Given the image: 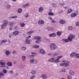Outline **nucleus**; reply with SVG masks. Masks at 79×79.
<instances>
[{
    "label": "nucleus",
    "mask_w": 79,
    "mask_h": 79,
    "mask_svg": "<svg viewBox=\"0 0 79 79\" xmlns=\"http://www.w3.org/2000/svg\"><path fill=\"white\" fill-rule=\"evenodd\" d=\"M7 40H2L1 41V42H2V43H5V42H7Z\"/></svg>",
    "instance_id": "nucleus-47"
},
{
    "label": "nucleus",
    "mask_w": 79,
    "mask_h": 79,
    "mask_svg": "<svg viewBox=\"0 0 79 79\" xmlns=\"http://www.w3.org/2000/svg\"><path fill=\"white\" fill-rule=\"evenodd\" d=\"M30 61L31 63H34V59H32L31 60H30Z\"/></svg>",
    "instance_id": "nucleus-48"
},
{
    "label": "nucleus",
    "mask_w": 79,
    "mask_h": 79,
    "mask_svg": "<svg viewBox=\"0 0 79 79\" xmlns=\"http://www.w3.org/2000/svg\"><path fill=\"white\" fill-rule=\"evenodd\" d=\"M29 5V3H27L23 5V8H26L27 7V6H28Z\"/></svg>",
    "instance_id": "nucleus-17"
},
{
    "label": "nucleus",
    "mask_w": 79,
    "mask_h": 79,
    "mask_svg": "<svg viewBox=\"0 0 79 79\" xmlns=\"http://www.w3.org/2000/svg\"><path fill=\"white\" fill-rule=\"evenodd\" d=\"M11 7V6L10 5H7L6 6V8L7 9H8V10H10V9Z\"/></svg>",
    "instance_id": "nucleus-28"
},
{
    "label": "nucleus",
    "mask_w": 79,
    "mask_h": 79,
    "mask_svg": "<svg viewBox=\"0 0 79 79\" xmlns=\"http://www.w3.org/2000/svg\"><path fill=\"white\" fill-rule=\"evenodd\" d=\"M74 56H76V53L74 52H73L70 54V57H72Z\"/></svg>",
    "instance_id": "nucleus-18"
},
{
    "label": "nucleus",
    "mask_w": 79,
    "mask_h": 79,
    "mask_svg": "<svg viewBox=\"0 0 79 79\" xmlns=\"http://www.w3.org/2000/svg\"><path fill=\"white\" fill-rule=\"evenodd\" d=\"M74 38H75V36L73 35H70L68 37V39L69 40V41L71 42L73 39H74Z\"/></svg>",
    "instance_id": "nucleus-3"
},
{
    "label": "nucleus",
    "mask_w": 79,
    "mask_h": 79,
    "mask_svg": "<svg viewBox=\"0 0 79 79\" xmlns=\"http://www.w3.org/2000/svg\"><path fill=\"white\" fill-rule=\"evenodd\" d=\"M52 55V53H50V54H48V55L50 56H51V55Z\"/></svg>",
    "instance_id": "nucleus-59"
},
{
    "label": "nucleus",
    "mask_w": 79,
    "mask_h": 79,
    "mask_svg": "<svg viewBox=\"0 0 79 79\" xmlns=\"http://www.w3.org/2000/svg\"><path fill=\"white\" fill-rule=\"evenodd\" d=\"M56 34L55 33H53L51 34H49L48 35V36L49 37H55V36H56Z\"/></svg>",
    "instance_id": "nucleus-10"
},
{
    "label": "nucleus",
    "mask_w": 79,
    "mask_h": 79,
    "mask_svg": "<svg viewBox=\"0 0 79 79\" xmlns=\"http://www.w3.org/2000/svg\"><path fill=\"white\" fill-rule=\"evenodd\" d=\"M28 40H29V38L28 37H27L26 38V41H27Z\"/></svg>",
    "instance_id": "nucleus-54"
},
{
    "label": "nucleus",
    "mask_w": 79,
    "mask_h": 79,
    "mask_svg": "<svg viewBox=\"0 0 79 79\" xmlns=\"http://www.w3.org/2000/svg\"><path fill=\"white\" fill-rule=\"evenodd\" d=\"M68 41H69V40H68V39H63V41L64 42L67 43V42H68Z\"/></svg>",
    "instance_id": "nucleus-23"
},
{
    "label": "nucleus",
    "mask_w": 79,
    "mask_h": 79,
    "mask_svg": "<svg viewBox=\"0 0 79 79\" xmlns=\"http://www.w3.org/2000/svg\"><path fill=\"white\" fill-rule=\"evenodd\" d=\"M5 76V74L3 73V72H0V77L1 78H3Z\"/></svg>",
    "instance_id": "nucleus-14"
},
{
    "label": "nucleus",
    "mask_w": 79,
    "mask_h": 79,
    "mask_svg": "<svg viewBox=\"0 0 79 79\" xmlns=\"http://www.w3.org/2000/svg\"><path fill=\"white\" fill-rule=\"evenodd\" d=\"M35 71H34V70H32L31 72V73L32 74H35Z\"/></svg>",
    "instance_id": "nucleus-41"
},
{
    "label": "nucleus",
    "mask_w": 79,
    "mask_h": 79,
    "mask_svg": "<svg viewBox=\"0 0 79 79\" xmlns=\"http://www.w3.org/2000/svg\"><path fill=\"white\" fill-rule=\"evenodd\" d=\"M64 63V66L66 67L69 64V62L68 61H66Z\"/></svg>",
    "instance_id": "nucleus-7"
},
{
    "label": "nucleus",
    "mask_w": 79,
    "mask_h": 79,
    "mask_svg": "<svg viewBox=\"0 0 79 79\" xmlns=\"http://www.w3.org/2000/svg\"><path fill=\"white\" fill-rule=\"evenodd\" d=\"M20 24L21 27H24V23H20Z\"/></svg>",
    "instance_id": "nucleus-37"
},
{
    "label": "nucleus",
    "mask_w": 79,
    "mask_h": 79,
    "mask_svg": "<svg viewBox=\"0 0 79 79\" xmlns=\"http://www.w3.org/2000/svg\"><path fill=\"white\" fill-rule=\"evenodd\" d=\"M3 73L4 74H6V73H7V70H6V69H4L3 70Z\"/></svg>",
    "instance_id": "nucleus-34"
},
{
    "label": "nucleus",
    "mask_w": 79,
    "mask_h": 79,
    "mask_svg": "<svg viewBox=\"0 0 79 79\" xmlns=\"http://www.w3.org/2000/svg\"><path fill=\"white\" fill-rule=\"evenodd\" d=\"M3 23L6 26L7 24L8 23V21L7 20H6L3 22Z\"/></svg>",
    "instance_id": "nucleus-26"
},
{
    "label": "nucleus",
    "mask_w": 79,
    "mask_h": 79,
    "mask_svg": "<svg viewBox=\"0 0 79 79\" xmlns=\"http://www.w3.org/2000/svg\"><path fill=\"white\" fill-rule=\"evenodd\" d=\"M35 76H32L30 77V79H34L35 78Z\"/></svg>",
    "instance_id": "nucleus-42"
},
{
    "label": "nucleus",
    "mask_w": 79,
    "mask_h": 79,
    "mask_svg": "<svg viewBox=\"0 0 79 79\" xmlns=\"http://www.w3.org/2000/svg\"><path fill=\"white\" fill-rule=\"evenodd\" d=\"M50 47L52 50H54L56 49V45L55 44H52L50 45Z\"/></svg>",
    "instance_id": "nucleus-4"
},
{
    "label": "nucleus",
    "mask_w": 79,
    "mask_h": 79,
    "mask_svg": "<svg viewBox=\"0 0 79 79\" xmlns=\"http://www.w3.org/2000/svg\"><path fill=\"white\" fill-rule=\"evenodd\" d=\"M43 11V7H40L39 8L38 11L40 12V13L41 12H42V11Z\"/></svg>",
    "instance_id": "nucleus-20"
},
{
    "label": "nucleus",
    "mask_w": 79,
    "mask_h": 79,
    "mask_svg": "<svg viewBox=\"0 0 79 79\" xmlns=\"http://www.w3.org/2000/svg\"><path fill=\"white\" fill-rule=\"evenodd\" d=\"M13 63H14V64H16V62H13Z\"/></svg>",
    "instance_id": "nucleus-64"
},
{
    "label": "nucleus",
    "mask_w": 79,
    "mask_h": 79,
    "mask_svg": "<svg viewBox=\"0 0 79 79\" xmlns=\"http://www.w3.org/2000/svg\"><path fill=\"white\" fill-rule=\"evenodd\" d=\"M69 29L70 31L72 30H73V27H71V26L69 27Z\"/></svg>",
    "instance_id": "nucleus-40"
},
{
    "label": "nucleus",
    "mask_w": 79,
    "mask_h": 79,
    "mask_svg": "<svg viewBox=\"0 0 79 79\" xmlns=\"http://www.w3.org/2000/svg\"><path fill=\"white\" fill-rule=\"evenodd\" d=\"M66 71V69L64 68L62 69V72H64V71Z\"/></svg>",
    "instance_id": "nucleus-51"
},
{
    "label": "nucleus",
    "mask_w": 79,
    "mask_h": 79,
    "mask_svg": "<svg viewBox=\"0 0 79 79\" xmlns=\"http://www.w3.org/2000/svg\"><path fill=\"white\" fill-rule=\"evenodd\" d=\"M13 34L14 35H17L19 34V31H16L13 33Z\"/></svg>",
    "instance_id": "nucleus-9"
},
{
    "label": "nucleus",
    "mask_w": 79,
    "mask_h": 79,
    "mask_svg": "<svg viewBox=\"0 0 79 79\" xmlns=\"http://www.w3.org/2000/svg\"><path fill=\"white\" fill-rule=\"evenodd\" d=\"M14 23L11 22H10L9 23V26H13V24H14Z\"/></svg>",
    "instance_id": "nucleus-27"
},
{
    "label": "nucleus",
    "mask_w": 79,
    "mask_h": 79,
    "mask_svg": "<svg viewBox=\"0 0 79 79\" xmlns=\"http://www.w3.org/2000/svg\"><path fill=\"white\" fill-rule=\"evenodd\" d=\"M75 56L77 58H79V54H76Z\"/></svg>",
    "instance_id": "nucleus-39"
},
{
    "label": "nucleus",
    "mask_w": 79,
    "mask_h": 79,
    "mask_svg": "<svg viewBox=\"0 0 79 79\" xmlns=\"http://www.w3.org/2000/svg\"><path fill=\"white\" fill-rule=\"evenodd\" d=\"M25 44H29H29H31V43L29 40H28V41H25Z\"/></svg>",
    "instance_id": "nucleus-22"
},
{
    "label": "nucleus",
    "mask_w": 79,
    "mask_h": 79,
    "mask_svg": "<svg viewBox=\"0 0 79 79\" xmlns=\"http://www.w3.org/2000/svg\"><path fill=\"white\" fill-rule=\"evenodd\" d=\"M34 31H29L27 33V34H28V35H31V34L32 33H34Z\"/></svg>",
    "instance_id": "nucleus-21"
},
{
    "label": "nucleus",
    "mask_w": 79,
    "mask_h": 79,
    "mask_svg": "<svg viewBox=\"0 0 79 79\" xmlns=\"http://www.w3.org/2000/svg\"><path fill=\"white\" fill-rule=\"evenodd\" d=\"M64 8H65V9L66 10L68 8V7H64Z\"/></svg>",
    "instance_id": "nucleus-58"
},
{
    "label": "nucleus",
    "mask_w": 79,
    "mask_h": 79,
    "mask_svg": "<svg viewBox=\"0 0 79 79\" xmlns=\"http://www.w3.org/2000/svg\"><path fill=\"white\" fill-rule=\"evenodd\" d=\"M6 25L5 24L3 23V24L1 25V29H5V28L6 27Z\"/></svg>",
    "instance_id": "nucleus-19"
},
{
    "label": "nucleus",
    "mask_w": 79,
    "mask_h": 79,
    "mask_svg": "<svg viewBox=\"0 0 79 79\" xmlns=\"http://www.w3.org/2000/svg\"><path fill=\"white\" fill-rule=\"evenodd\" d=\"M40 53H41V54H42V55H44V54H45V52L42 49H41L40 50Z\"/></svg>",
    "instance_id": "nucleus-6"
},
{
    "label": "nucleus",
    "mask_w": 79,
    "mask_h": 79,
    "mask_svg": "<svg viewBox=\"0 0 79 79\" xmlns=\"http://www.w3.org/2000/svg\"><path fill=\"white\" fill-rule=\"evenodd\" d=\"M58 55V53L56 52H55L54 53H53V56H56Z\"/></svg>",
    "instance_id": "nucleus-46"
},
{
    "label": "nucleus",
    "mask_w": 79,
    "mask_h": 79,
    "mask_svg": "<svg viewBox=\"0 0 79 79\" xmlns=\"http://www.w3.org/2000/svg\"><path fill=\"white\" fill-rule=\"evenodd\" d=\"M22 50H25L26 48L25 47H23L22 48Z\"/></svg>",
    "instance_id": "nucleus-49"
},
{
    "label": "nucleus",
    "mask_w": 79,
    "mask_h": 79,
    "mask_svg": "<svg viewBox=\"0 0 79 79\" xmlns=\"http://www.w3.org/2000/svg\"><path fill=\"white\" fill-rule=\"evenodd\" d=\"M62 57H63V56H57L56 58H52V59L49 60H48V62L57 63L60 62L59 60Z\"/></svg>",
    "instance_id": "nucleus-1"
},
{
    "label": "nucleus",
    "mask_w": 79,
    "mask_h": 79,
    "mask_svg": "<svg viewBox=\"0 0 79 79\" xmlns=\"http://www.w3.org/2000/svg\"><path fill=\"white\" fill-rule=\"evenodd\" d=\"M59 5H60V6H63L65 4L64 3H60L59 4Z\"/></svg>",
    "instance_id": "nucleus-50"
},
{
    "label": "nucleus",
    "mask_w": 79,
    "mask_h": 79,
    "mask_svg": "<svg viewBox=\"0 0 79 79\" xmlns=\"http://www.w3.org/2000/svg\"><path fill=\"white\" fill-rule=\"evenodd\" d=\"M76 12V13H73L71 14V16L72 18H74V17H75L78 14V11L77 10Z\"/></svg>",
    "instance_id": "nucleus-5"
},
{
    "label": "nucleus",
    "mask_w": 79,
    "mask_h": 79,
    "mask_svg": "<svg viewBox=\"0 0 79 79\" xmlns=\"http://www.w3.org/2000/svg\"><path fill=\"white\" fill-rule=\"evenodd\" d=\"M48 19H52V17H48Z\"/></svg>",
    "instance_id": "nucleus-61"
},
{
    "label": "nucleus",
    "mask_w": 79,
    "mask_h": 79,
    "mask_svg": "<svg viewBox=\"0 0 79 79\" xmlns=\"http://www.w3.org/2000/svg\"><path fill=\"white\" fill-rule=\"evenodd\" d=\"M69 73L70 74V75H72V76L74 74V72L72 70H71L70 71Z\"/></svg>",
    "instance_id": "nucleus-32"
},
{
    "label": "nucleus",
    "mask_w": 79,
    "mask_h": 79,
    "mask_svg": "<svg viewBox=\"0 0 79 79\" xmlns=\"http://www.w3.org/2000/svg\"><path fill=\"white\" fill-rule=\"evenodd\" d=\"M7 66H12V63L11 62H8L7 64Z\"/></svg>",
    "instance_id": "nucleus-30"
},
{
    "label": "nucleus",
    "mask_w": 79,
    "mask_h": 79,
    "mask_svg": "<svg viewBox=\"0 0 79 79\" xmlns=\"http://www.w3.org/2000/svg\"><path fill=\"white\" fill-rule=\"evenodd\" d=\"M17 17H18V16H12L10 18V19H13V18H17Z\"/></svg>",
    "instance_id": "nucleus-43"
},
{
    "label": "nucleus",
    "mask_w": 79,
    "mask_h": 79,
    "mask_svg": "<svg viewBox=\"0 0 79 79\" xmlns=\"http://www.w3.org/2000/svg\"><path fill=\"white\" fill-rule=\"evenodd\" d=\"M12 35L10 34V35H9V37L10 38H11V36Z\"/></svg>",
    "instance_id": "nucleus-57"
},
{
    "label": "nucleus",
    "mask_w": 79,
    "mask_h": 79,
    "mask_svg": "<svg viewBox=\"0 0 79 79\" xmlns=\"http://www.w3.org/2000/svg\"><path fill=\"white\" fill-rule=\"evenodd\" d=\"M59 23L60 24H63L65 23V22L64 20L61 19L59 21Z\"/></svg>",
    "instance_id": "nucleus-11"
},
{
    "label": "nucleus",
    "mask_w": 79,
    "mask_h": 79,
    "mask_svg": "<svg viewBox=\"0 0 79 79\" xmlns=\"http://www.w3.org/2000/svg\"><path fill=\"white\" fill-rule=\"evenodd\" d=\"M3 62V60H0V63H2Z\"/></svg>",
    "instance_id": "nucleus-62"
},
{
    "label": "nucleus",
    "mask_w": 79,
    "mask_h": 79,
    "mask_svg": "<svg viewBox=\"0 0 79 79\" xmlns=\"http://www.w3.org/2000/svg\"><path fill=\"white\" fill-rule=\"evenodd\" d=\"M18 13H21L22 12V9H19L18 10Z\"/></svg>",
    "instance_id": "nucleus-35"
},
{
    "label": "nucleus",
    "mask_w": 79,
    "mask_h": 79,
    "mask_svg": "<svg viewBox=\"0 0 79 79\" xmlns=\"http://www.w3.org/2000/svg\"><path fill=\"white\" fill-rule=\"evenodd\" d=\"M42 78H43L44 79H47V76L46 75H42Z\"/></svg>",
    "instance_id": "nucleus-15"
},
{
    "label": "nucleus",
    "mask_w": 79,
    "mask_h": 79,
    "mask_svg": "<svg viewBox=\"0 0 79 79\" xmlns=\"http://www.w3.org/2000/svg\"><path fill=\"white\" fill-rule=\"evenodd\" d=\"M13 54H16V52L15 51H14L13 52Z\"/></svg>",
    "instance_id": "nucleus-55"
},
{
    "label": "nucleus",
    "mask_w": 79,
    "mask_h": 79,
    "mask_svg": "<svg viewBox=\"0 0 79 79\" xmlns=\"http://www.w3.org/2000/svg\"><path fill=\"white\" fill-rule=\"evenodd\" d=\"M32 55H30L29 56L30 58H32L33 57H34L35 56V53L34 52H31Z\"/></svg>",
    "instance_id": "nucleus-8"
},
{
    "label": "nucleus",
    "mask_w": 79,
    "mask_h": 79,
    "mask_svg": "<svg viewBox=\"0 0 79 79\" xmlns=\"http://www.w3.org/2000/svg\"><path fill=\"white\" fill-rule=\"evenodd\" d=\"M10 73H11V74H13L14 72L13 71H9Z\"/></svg>",
    "instance_id": "nucleus-53"
},
{
    "label": "nucleus",
    "mask_w": 79,
    "mask_h": 79,
    "mask_svg": "<svg viewBox=\"0 0 79 79\" xmlns=\"http://www.w3.org/2000/svg\"><path fill=\"white\" fill-rule=\"evenodd\" d=\"M51 23H55V21L53 19H51Z\"/></svg>",
    "instance_id": "nucleus-52"
},
{
    "label": "nucleus",
    "mask_w": 79,
    "mask_h": 79,
    "mask_svg": "<svg viewBox=\"0 0 79 79\" xmlns=\"http://www.w3.org/2000/svg\"><path fill=\"white\" fill-rule=\"evenodd\" d=\"M25 18H27L29 16V15L27 13H26L24 15Z\"/></svg>",
    "instance_id": "nucleus-36"
},
{
    "label": "nucleus",
    "mask_w": 79,
    "mask_h": 79,
    "mask_svg": "<svg viewBox=\"0 0 79 79\" xmlns=\"http://www.w3.org/2000/svg\"><path fill=\"white\" fill-rule=\"evenodd\" d=\"M60 66H64V63H61L60 64Z\"/></svg>",
    "instance_id": "nucleus-38"
},
{
    "label": "nucleus",
    "mask_w": 79,
    "mask_h": 79,
    "mask_svg": "<svg viewBox=\"0 0 79 79\" xmlns=\"http://www.w3.org/2000/svg\"><path fill=\"white\" fill-rule=\"evenodd\" d=\"M68 79H72V77L70 75H69L68 76Z\"/></svg>",
    "instance_id": "nucleus-45"
},
{
    "label": "nucleus",
    "mask_w": 79,
    "mask_h": 79,
    "mask_svg": "<svg viewBox=\"0 0 79 79\" xmlns=\"http://www.w3.org/2000/svg\"><path fill=\"white\" fill-rule=\"evenodd\" d=\"M26 56H23L22 57V61H26Z\"/></svg>",
    "instance_id": "nucleus-25"
},
{
    "label": "nucleus",
    "mask_w": 79,
    "mask_h": 79,
    "mask_svg": "<svg viewBox=\"0 0 79 79\" xmlns=\"http://www.w3.org/2000/svg\"><path fill=\"white\" fill-rule=\"evenodd\" d=\"M73 11V10L71 9L68 10L67 14H68V13H70L72 11Z\"/></svg>",
    "instance_id": "nucleus-29"
},
{
    "label": "nucleus",
    "mask_w": 79,
    "mask_h": 79,
    "mask_svg": "<svg viewBox=\"0 0 79 79\" xmlns=\"http://www.w3.org/2000/svg\"><path fill=\"white\" fill-rule=\"evenodd\" d=\"M13 29V27H10L9 28L10 31H11L12 30V29Z\"/></svg>",
    "instance_id": "nucleus-56"
},
{
    "label": "nucleus",
    "mask_w": 79,
    "mask_h": 79,
    "mask_svg": "<svg viewBox=\"0 0 79 79\" xmlns=\"http://www.w3.org/2000/svg\"><path fill=\"white\" fill-rule=\"evenodd\" d=\"M76 25L77 26H79V22H76L75 23Z\"/></svg>",
    "instance_id": "nucleus-44"
},
{
    "label": "nucleus",
    "mask_w": 79,
    "mask_h": 79,
    "mask_svg": "<svg viewBox=\"0 0 79 79\" xmlns=\"http://www.w3.org/2000/svg\"><path fill=\"white\" fill-rule=\"evenodd\" d=\"M33 39H35V40H37L35 42L36 44H39L41 41V38L40 36H35L33 38Z\"/></svg>",
    "instance_id": "nucleus-2"
},
{
    "label": "nucleus",
    "mask_w": 79,
    "mask_h": 79,
    "mask_svg": "<svg viewBox=\"0 0 79 79\" xmlns=\"http://www.w3.org/2000/svg\"><path fill=\"white\" fill-rule=\"evenodd\" d=\"M33 48H39V46L38 45H34L33 46Z\"/></svg>",
    "instance_id": "nucleus-24"
},
{
    "label": "nucleus",
    "mask_w": 79,
    "mask_h": 79,
    "mask_svg": "<svg viewBox=\"0 0 79 79\" xmlns=\"http://www.w3.org/2000/svg\"><path fill=\"white\" fill-rule=\"evenodd\" d=\"M10 52L8 50H6V55H9L10 54Z\"/></svg>",
    "instance_id": "nucleus-31"
},
{
    "label": "nucleus",
    "mask_w": 79,
    "mask_h": 79,
    "mask_svg": "<svg viewBox=\"0 0 79 79\" xmlns=\"http://www.w3.org/2000/svg\"><path fill=\"white\" fill-rule=\"evenodd\" d=\"M48 15H51V16H53L54 15V14L52 12H49L48 13Z\"/></svg>",
    "instance_id": "nucleus-33"
},
{
    "label": "nucleus",
    "mask_w": 79,
    "mask_h": 79,
    "mask_svg": "<svg viewBox=\"0 0 79 79\" xmlns=\"http://www.w3.org/2000/svg\"><path fill=\"white\" fill-rule=\"evenodd\" d=\"M44 21L43 20H40L38 22V24L40 25L44 24Z\"/></svg>",
    "instance_id": "nucleus-12"
},
{
    "label": "nucleus",
    "mask_w": 79,
    "mask_h": 79,
    "mask_svg": "<svg viewBox=\"0 0 79 79\" xmlns=\"http://www.w3.org/2000/svg\"><path fill=\"white\" fill-rule=\"evenodd\" d=\"M52 6L53 7H55V4H52Z\"/></svg>",
    "instance_id": "nucleus-63"
},
{
    "label": "nucleus",
    "mask_w": 79,
    "mask_h": 79,
    "mask_svg": "<svg viewBox=\"0 0 79 79\" xmlns=\"http://www.w3.org/2000/svg\"><path fill=\"white\" fill-rule=\"evenodd\" d=\"M0 67H5V63L2 62L0 63Z\"/></svg>",
    "instance_id": "nucleus-13"
},
{
    "label": "nucleus",
    "mask_w": 79,
    "mask_h": 79,
    "mask_svg": "<svg viewBox=\"0 0 79 79\" xmlns=\"http://www.w3.org/2000/svg\"><path fill=\"white\" fill-rule=\"evenodd\" d=\"M56 34L58 36H60L61 35V34H62V32L60 31H58L56 32Z\"/></svg>",
    "instance_id": "nucleus-16"
},
{
    "label": "nucleus",
    "mask_w": 79,
    "mask_h": 79,
    "mask_svg": "<svg viewBox=\"0 0 79 79\" xmlns=\"http://www.w3.org/2000/svg\"><path fill=\"white\" fill-rule=\"evenodd\" d=\"M18 76V74L16 73V74H15V77H16V76Z\"/></svg>",
    "instance_id": "nucleus-60"
}]
</instances>
